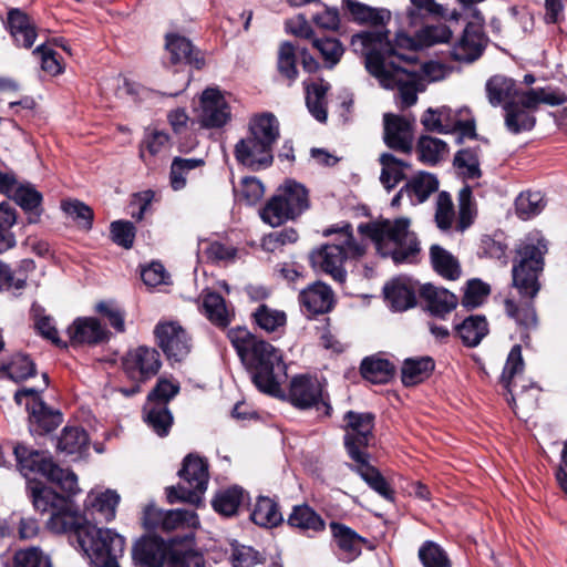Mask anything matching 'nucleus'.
I'll use <instances>...</instances> for the list:
<instances>
[{
	"instance_id": "60",
	"label": "nucleus",
	"mask_w": 567,
	"mask_h": 567,
	"mask_svg": "<svg viewBox=\"0 0 567 567\" xmlns=\"http://www.w3.org/2000/svg\"><path fill=\"white\" fill-rule=\"evenodd\" d=\"M416 151L421 162L435 165L447 153V144L441 138L423 135L417 141Z\"/></svg>"
},
{
	"instance_id": "1",
	"label": "nucleus",
	"mask_w": 567,
	"mask_h": 567,
	"mask_svg": "<svg viewBox=\"0 0 567 567\" xmlns=\"http://www.w3.org/2000/svg\"><path fill=\"white\" fill-rule=\"evenodd\" d=\"M351 45L364 56L367 71L383 89L398 91L396 104L401 109L417 102V93L425 89L424 76L434 66L419 60V30L413 35L398 32L394 43L389 40L386 28L361 31L352 35Z\"/></svg>"
},
{
	"instance_id": "6",
	"label": "nucleus",
	"mask_w": 567,
	"mask_h": 567,
	"mask_svg": "<svg viewBox=\"0 0 567 567\" xmlns=\"http://www.w3.org/2000/svg\"><path fill=\"white\" fill-rule=\"evenodd\" d=\"M70 533L76 536L80 547L94 566L117 560L124 553L125 540L120 534L92 525L83 516Z\"/></svg>"
},
{
	"instance_id": "12",
	"label": "nucleus",
	"mask_w": 567,
	"mask_h": 567,
	"mask_svg": "<svg viewBox=\"0 0 567 567\" xmlns=\"http://www.w3.org/2000/svg\"><path fill=\"white\" fill-rule=\"evenodd\" d=\"M27 399L25 406L29 412V430L32 435H45L54 431L63 421L60 410L48 405L38 390L23 388L14 394L18 404Z\"/></svg>"
},
{
	"instance_id": "19",
	"label": "nucleus",
	"mask_w": 567,
	"mask_h": 567,
	"mask_svg": "<svg viewBox=\"0 0 567 567\" xmlns=\"http://www.w3.org/2000/svg\"><path fill=\"white\" fill-rule=\"evenodd\" d=\"M199 122L207 128L223 127L230 120V109L218 89H206L200 97Z\"/></svg>"
},
{
	"instance_id": "33",
	"label": "nucleus",
	"mask_w": 567,
	"mask_h": 567,
	"mask_svg": "<svg viewBox=\"0 0 567 567\" xmlns=\"http://www.w3.org/2000/svg\"><path fill=\"white\" fill-rule=\"evenodd\" d=\"M354 462L357 465L351 466V468L355 471L361 478L384 499L393 502L394 491L391 488L390 484L380 471L369 463V454H362L361 460Z\"/></svg>"
},
{
	"instance_id": "36",
	"label": "nucleus",
	"mask_w": 567,
	"mask_h": 567,
	"mask_svg": "<svg viewBox=\"0 0 567 567\" xmlns=\"http://www.w3.org/2000/svg\"><path fill=\"white\" fill-rule=\"evenodd\" d=\"M120 495L115 491L106 489L101 493L91 492L85 499L84 506L91 515L96 513L103 520L109 523L114 519Z\"/></svg>"
},
{
	"instance_id": "10",
	"label": "nucleus",
	"mask_w": 567,
	"mask_h": 567,
	"mask_svg": "<svg viewBox=\"0 0 567 567\" xmlns=\"http://www.w3.org/2000/svg\"><path fill=\"white\" fill-rule=\"evenodd\" d=\"M178 475L181 478L178 485L166 488L167 502L169 504L184 502L198 506L207 489L208 463L200 456L189 454L184 458Z\"/></svg>"
},
{
	"instance_id": "26",
	"label": "nucleus",
	"mask_w": 567,
	"mask_h": 567,
	"mask_svg": "<svg viewBox=\"0 0 567 567\" xmlns=\"http://www.w3.org/2000/svg\"><path fill=\"white\" fill-rule=\"evenodd\" d=\"M72 344H99L109 338V332L99 319L78 318L68 329Z\"/></svg>"
},
{
	"instance_id": "5",
	"label": "nucleus",
	"mask_w": 567,
	"mask_h": 567,
	"mask_svg": "<svg viewBox=\"0 0 567 567\" xmlns=\"http://www.w3.org/2000/svg\"><path fill=\"white\" fill-rule=\"evenodd\" d=\"M332 234L337 235L336 240L313 249L309 255V260L316 271H322L331 276L336 282L342 285L347 279L344 261L349 258L362 257L365 252V246L354 238L352 226L349 223L323 231L324 236Z\"/></svg>"
},
{
	"instance_id": "57",
	"label": "nucleus",
	"mask_w": 567,
	"mask_h": 567,
	"mask_svg": "<svg viewBox=\"0 0 567 567\" xmlns=\"http://www.w3.org/2000/svg\"><path fill=\"white\" fill-rule=\"evenodd\" d=\"M480 147H465L456 152L453 164L467 179H476L482 175L480 168Z\"/></svg>"
},
{
	"instance_id": "14",
	"label": "nucleus",
	"mask_w": 567,
	"mask_h": 567,
	"mask_svg": "<svg viewBox=\"0 0 567 567\" xmlns=\"http://www.w3.org/2000/svg\"><path fill=\"white\" fill-rule=\"evenodd\" d=\"M154 336L157 346L171 363L182 362L190 353V337L177 322H158L154 328Z\"/></svg>"
},
{
	"instance_id": "63",
	"label": "nucleus",
	"mask_w": 567,
	"mask_h": 567,
	"mask_svg": "<svg viewBox=\"0 0 567 567\" xmlns=\"http://www.w3.org/2000/svg\"><path fill=\"white\" fill-rule=\"evenodd\" d=\"M312 45L319 51L327 69H333L344 53L343 44L336 38L313 39Z\"/></svg>"
},
{
	"instance_id": "30",
	"label": "nucleus",
	"mask_w": 567,
	"mask_h": 567,
	"mask_svg": "<svg viewBox=\"0 0 567 567\" xmlns=\"http://www.w3.org/2000/svg\"><path fill=\"white\" fill-rule=\"evenodd\" d=\"M385 299L395 311H405L416 305V289L408 278H396L383 289Z\"/></svg>"
},
{
	"instance_id": "27",
	"label": "nucleus",
	"mask_w": 567,
	"mask_h": 567,
	"mask_svg": "<svg viewBox=\"0 0 567 567\" xmlns=\"http://www.w3.org/2000/svg\"><path fill=\"white\" fill-rule=\"evenodd\" d=\"M429 312L437 318H444L457 306V297L445 288L432 284H424L419 289Z\"/></svg>"
},
{
	"instance_id": "39",
	"label": "nucleus",
	"mask_w": 567,
	"mask_h": 567,
	"mask_svg": "<svg viewBox=\"0 0 567 567\" xmlns=\"http://www.w3.org/2000/svg\"><path fill=\"white\" fill-rule=\"evenodd\" d=\"M277 195L281 198L285 207L293 218L300 216L309 207L308 190L295 181H288L278 189Z\"/></svg>"
},
{
	"instance_id": "56",
	"label": "nucleus",
	"mask_w": 567,
	"mask_h": 567,
	"mask_svg": "<svg viewBox=\"0 0 567 567\" xmlns=\"http://www.w3.org/2000/svg\"><path fill=\"white\" fill-rule=\"evenodd\" d=\"M545 206V196L540 192H522L515 200L516 215L523 220L539 215Z\"/></svg>"
},
{
	"instance_id": "4",
	"label": "nucleus",
	"mask_w": 567,
	"mask_h": 567,
	"mask_svg": "<svg viewBox=\"0 0 567 567\" xmlns=\"http://www.w3.org/2000/svg\"><path fill=\"white\" fill-rule=\"evenodd\" d=\"M410 226L409 218L399 217L362 223L358 230L371 239L381 257L390 258L394 265H414L420 261L421 243Z\"/></svg>"
},
{
	"instance_id": "16",
	"label": "nucleus",
	"mask_w": 567,
	"mask_h": 567,
	"mask_svg": "<svg viewBox=\"0 0 567 567\" xmlns=\"http://www.w3.org/2000/svg\"><path fill=\"white\" fill-rule=\"evenodd\" d=\"M172 539L165 542L157 536L142 537L133 547V560L136 567H163L168 565Z\"/></svg>"
},
{
	"instance_id": "24",
	"label": "nucleus",
	"mask_w": 567,
	"mask_h": 567,
	"mask_svg": "<svg viewBox=\"0 0 567 567\" xmlns=\"http://www.w3.org/2000/svg\"><path fill=\"white\" fill-rule=\"evenodd\" d=\"M167 567H205L202 553L195 549V535L188 530L183 537L172 538Z\"/></svg>"
},
{
	"instance_id": "23",
	"label": "nucleus",
	"mask_w": 567,
	"mask_h": 567,
	"mask_svg": "<svg viewBox=\"0 0 567 567\" xmlns=\"http://www.w3.org/2000/svg\"><path fill=\"white\" fill-rule=\"evenodd\" d=\"M484 32L481 24L470 22L451 49V56L458 62H473L484 50Z\"/></svg>"
},
{
	"instance_id": "9",
	"label": "nucleus",
	"mask_w": 567,
	"mask_h": 567,
	"mask_svg": "<svg viewBox=\"0 0 567 567\" xmlns=\"http://www.w3.org/2000/svg\"><path fill=\"white\" fill-rule=\"evenodd\" d=\"M32 503L37 511L50 513L48 528L56 534L70 533L82 522L71 498L59 495L49 487H32Z\"/></svg>"
},
{
	"instance_id": "45",
	"label": "nucleus",
	"mask_w": 567,
	"mask_h": 567,
	"mask_svg": "<svg viewBox=\"0 0 567 567\" xmlns=\"http://www.w3.org/2000/svg\"><path fill=\"white\" fill-rule=\"evenodd\" d=\"M144 421L152 431L159 437H165L174 423V416L167 405H155V403H145Z\"/></svg>"
},
{
	"instance_id": "62",
	"label": "nucleus",
	"mask_w": 567,
	"mask_h": 567,
	"mask_svg": "<svg viewBox=\"0 0 567 567\" xmlns=\"http://www.w3.org/2000/svg\"><path fill=\"white\" fill-rule=\"evenodd\" d=\"M254 322L266 332L277 331L287 321L286 313L267 305H259L252 312Z\"/></svg>"
},
{
	"instance_id": "8",
	"label": "nucleus",
	"mask_w": 567,
	"mask_h": 567,
	"mask_svg": "<svg viewBox=\"0 0 567 567\" xmlns=\"http://www.w3.org/2000/svg\"><path fill=\"white\" fill-rule=\"evenodd\" d=\"M161 368V354L155 348L137 346L128 349L121 358V370L132 385L118 388L117 391L124 396H134L142 391L143 384L157 375Z\"/></svg>"
},
{
	"instance_id": "37",
	"label": "nucleus",
	"mask_w": 567,
	"mask_h": 567,
	"mask_svg": "<svg viewBox=\"0 0 567 567\" xmlns=\"http://www.w3.org/2000/svg\"><path fill=\"white\" fill-rule=\"evenodd\" d=\"M254 524L264 528H274L284 522L279 504L268 496H259L250 514Z\"/></svg>"
},
{
	"instance_id": "20",
	"label": "nucleus",
	"mask_w": 567,
	"mask_h": 567,
	"mask_svg": "<svg viewBox=\"0 0 567 567\" xmlns=\"http://www.w3.org/2000/svg\"><path fill=\"white\" fill-rule=\"evenodd\" d=\"M440 113L443 125V134H456L455 142L462 144L464 140H476V122L468 107L452 110L449 106H441Z\"/></svg>"
},
{
	"instance_id": "17",
	"label": "nucleus",
	"mask_w": 567,
	"mask_h": 567,
	"mask_svg": "<svg viewBox=\"0 0 567 567\" xmlns=\"http://www.w3.org/2000/svg\"><path fill=\"white\" fill-rule=\"evenodd\" d=\"M165 49L168 53L171 65L182 68L190 66L200 70L205 65V58L189 39L177 33H168L165 37Z\"/></svg>"
},
{
	"instance_id": "52",
	"label": "nucleus",
	"mask_w": 567,
	"mask_h": 567,
	"mask_svg": "<svg viewBox=\"0 0 567 567\" xmlns=\"http://www.w3.org/2000/svg\"><path fill=\"white\" fill-rule=\"evenodd\" d=\"M203 309L207 319L217 327L225 328L231 321V313L225 299L217 292H208L203 297Z\"/></svg>"
},
{
	"instance_id": "2",
	"label": "nucleus",
	"mask_w": 567,
	"mask_h": 567,
	"mask_svg": "<svg viewBox=\"0 0 567 567\" xmlns=\"http://www.w3.org/2000/svg\"><path fill=\"white\" fill-rule=\"evenodd\" d=\"M548 244L540 231H530L516 248L512 267V288L515 295L504 300L506 315L525 331L537 328L538 320L535 299L542 289L540 276L544 271Z\"/></svg>"
},
{
	"instance_id": "32",
	"label": "nucleus",
	"mask_w": 567,
	"mask_h": 567,
	"mask_svg": "<svg viewBox=\"0 0 567 567\" xmlns=\"http://www.w3.org/2000/svg\"><path fill=\"white\" fill-rule=\"evenodd\" d=\"M248 498L249 495L243 487L233 485L218 489L212 499V506L219 515L231 517Z\"/></svg>"
},
{
	"instance_id": "28",
	"label": "nucleus",
	"mask_w": 567,
	"mask_h": 567,
	"mask_svg": "<svg viewBox=\"0 0 567 567\" xmlns=\"http://www.w3.org/2000/svg\"><path fill=\"white\" fill-rule=\"evenodd\" d=\"M352 20L358 24H369L374 30H384L391 20V12L384 8H373L357 0H342Z\"/></svg>"
},
{
	"instance_id": "58",
	"label": "nucleus",
	"mask_w": 567,
	"mask_h": 567,
	"mask_svg": "<svg viewBox=\"0 0 567 567\" xmlns=\"http://www.w3.org/2000/svg\"><path fill=\"white\" fill-rule=\"evenodd\" d=\"M485 91L489 104L496 107L515 93V82L503 75H494L487 80Z\"/></svg>"
},
{
	"instance_id": "34",
	"label": "nucleus",
	"mask_w": 567,
	"mask_h": 567,
	"mask_svg": "<svg viewBox=\"0 0 567 567\" xmlns=\"http://www.w3.org/2000/svg\"><path fill=\"white\" fill-rule=\"evenodd\" d=\"M288 525L308 535L323 532L326 523L323 518L309 505H296L288 516Z\"/></svg>"
},
{
	"instance_id": "31",
	"label": "nucleus",
	"mask_w": 567,
	"mask_h": 567,
	"mask_svg": "<svg viewBox=\"0 0 567 567\" xmlns=\"http://www.w3.org/2000/svg\"><path fill=\"white\" fill-rule=\"evenodd\" d=\"M306 92V105L309 113L320 123L328 118L327 93L331 85L323 79L303 82Z\"/></svg>"
},
{
	"instance_id": "46",
	"label": "nucleus",
	"mask_w": 567,
	"mask_h": 567,
	"mask_svg": "<svg viewBox=\"0 0 567 567\" xmlns=\"http://www.w3.org/2000/svg\"><path fill=\"white\" fill-rule=\"evenodd\" d=\"M362 377L374 384L388 383L394 374V365L378 355L367 357L360 365Z\"/></svg>"
},
{
	"instance_id": "49",
	"label": "nucleus",
	"mask_w": 567,
	"mask_h": 567,
	"mask_svg": "<svg viewBox=\"0 0 567 567\" xmlns=\"http://www.w3.org/2000/svg\"><path fill=\"white\" fill-rule=\"evenodd\" d=\"M505 126L512 134L532 131L536 124V117L528 110L508 102L504 106Z\"/></svg>"
},
{
	"instance_id": "7",
	"label": "nucleus",
	"mask_w": 567,
	"mask_h": 567,
	"mask_svg": "<svg viewBox=\"0 0 567 567\" xmlns=\"http://www.w3.org/2000/svg\"><path fill=\"white\" fill-rule=\"evenodd\" d=\"M13 454L17 466L24 477L41 474L69 495L78 492V477L74 472L60 467L44 452L19 443L13 447Z\"/></svg>"
},
{
	"instance_id": "35",
	"label": "nucleus",
	"mask_w": 567,
	"mask_h": 567,
	"mask_svg": "<svg viewBox=\"0 0 567 567\" xmlns=\"http://www.w3.org/2000/svg\"><path fill=\"white\" fill-rule=\"evenodd\" d=\"M435 362L431 357L408 358L401 368V380L405 386H414L427 380L433 373Z\"/></svg>"
},
{
	"instance_id": "13",
	"label": "nucleus",
	"mask_w": 567,
	"mask_h": 567,
	"mask_svg": "<svg viewBox=\"0 0 567 567\" xmlns=\"http://www.w3.org/2000/svg\"><path fill=\"white\" fill-rule=\"evenodd\" d=\"M343 420L346 422L344 447L352 461H360L367 453L374 429V415L370 412L348 411Z\"/></svg>"
},
{
	"instance_id": "40",
	"label": "nucleus",
	"mask_w": 567,
	"mask_h": 567,
	"mask_svg": "<svg viewBox=\"0 0 567 567\" xmlns=\"http://www.w3.org/2000/svg\"><path fill=\"white\" fill-rule=\"evenodd\" d=\"M248 134L272 148L279 138V122L271 113L255 115L249 122Z\"/></svg>"
},
{
	"instance_id": "25",
	"label": "nucleus",
	"mask_w": 567,
	"mask_h": 567,
	"mask_svg": "<svg viewBox=\"0 0 567 567\" xmlns=\"http://www.w3.org/2000/svg\"><path fill=\"white\" fill-rule=\"evenodd\" d=\"M523 369L524 360L522 357V348L519 344H515L507 355V360L501 375V382L512 395L513 401L517 399L523 402L525 400L527 388L535 390L536 392L539 391V389L533 383L527 386L525 384L518 385L517 382H513L514 377L522 372Z\"/></svg>"
},
{
	"instance_id": "41",
	"label": "nucleus",
	"mask_w": 567,
	"mask_h": 567,
	"mask_svg": "<svg viewBox=\"0 0 567 567\" xmlns=\"http://www.w3.org/2000/svg\"><path fill=\"white\" fill-rule=\"evenodd\" d=\"M437 189L439 181L436 176L425 172L419 173L403 186V190H405L412 205L424 203Z\"/></svg>"
},
{
	"instance_id": "54",
	"label": "nucleus",
	"mask_w": 567,
	"mask_h": 567,
	"mask_svg": "<svg viewBox=\"0 0 567 567\" xmlns=\"http://www.w3.org/2000/svg\"><path fill=\"white\" fill-rule=\"evenodd\" d=\"M205 165L203 158H173L169 171V185L174 190H181L186 186L188 174Z\"/></svg>"
},
{
	"instance_id": "18",
	"label": "nucleus",
	"mask_w": 567,
	"mask_h": 567,
	"mask_svg": "<svg viewBox=\"0 0 567 567\" xmlns=\"http://www.w3.org/2000/svg\"><path fill=\"white\" fill-rule=\"evenodd\" d=\"M234 155L239 164L251 171L268 168L274 162L272 148L249 134L237 142Z\"/></svg>"
},
{
	"instance_id": "47",
	"label": "nucleus",
	"mask_w": 567,
	"mask_h": 567,
	"mask_svg": "<svg viewBox=\"0 0 567 567\" xmlns=\"http://www.w3.org/2000/svg\"><path fill=\"white\" fill-rule=\"evenodd\" d=\"M456 333L466 347H476L488 333L487 320L484 316H470L456 326Z\"/></svg>"
},
{
	"instance_id": "50",
	"label": "nucleus",
	"mask_w": 567,
	"mask_h": 567,
	"mask_svg": "<svg viewBox=\"0 0 567 567\" xmlns=\"http://www.w3.org/2000/svg\"><path fill=\"white\" fill-rule=\"evenodd\" d=\"M277 71L289 86L298 79L297 49L289 41H284L279 45L277 54Z\"/></svg>"
},
{
	"instance_id": "48",
	"label": "nucleus",
	"mask_w": 567,
	"mask_h": 567,
	"mask_svg": "<svg viewBox=\"0 0 567 567\" xmlns=\"http://www.w3.org/2000/svg\"><path fill=\"white\" fill-rule=\"evenodd\" d=\"M379 162L382 165L380 182L388 192L405 179L406 175L404 169L410 166L408 163L396 158L391 153L381 154Z\"/></svg>"
},
{
	"instance_id": "64",
	"label": "nucleus",
	"mask_w": 567,
	"mask_h": 567,
	"mask_svg": "<svg viewBox=\"0 0 567 567\" xmlns=\"http://www.w3.org/2000/svg\"><path fill=\"white\" fill-rule=\"evenodd\" d=\"M181 384L175 379L158 378L155 386L147 394L146 403L167 405L179 393Z\"/></svg>"
},
{
	"instance_id": "59",
	"label": "nucleus",
	"mask_w": 567,
	"mask_h": 567,
	"mask_svg": "<svg viewBox=\"0 0 567 567\" xmlns=\"http://www.w3.org/2000/svg\"><path fill=\"white\" fill-rule=\"evenodd\" d=\"M417 557L423 567H452L446 550L434 540H425L417 550Z\"/></svg>"
},
{
	"instance_id": "15",
	"label": "nucleus",
	"mask_w": 567,
	"mask_h": 567,
	"mask_svg": "<svg viewBox=\"0 0 567 567\" xmlns=\"http://www.w3.org/2000/svg\"><path fill=\"white\" fill-rule=\"evenodd\" d=\"M143 523L147 529L173 532L179 528H193L198 524V517L193 511L171 509L163 511L147 506L144 511Z\"/></svg>"
},
{
	"instance_id": "38",
	"label": "nucleus",
	"mask_w": 567,
	"mask_h": 567,
	"mask_svg": "<svg viewBox=\"0 0 567 567\" xmlns=\"http://www.w3.org/2000/svg\"><path fill=\"white\" fill-rule=\"evenodd\" d=\"M330 529L337 546L346 559L352 560L360 555L361 544L364 542V538L341 523L331 522Z\"/></svg>"
},
{
	"instance_id": "11",
	"label": "nucleus",
	"mask_w": 567,
	"mask_h": 567,
	"mask_svg": "<svg viewBox=\"0 0 567 567\" xmlns=\"http://www.w3.org/2000/svg\"><path fill=\"white\" fill-rule=\"evenodd\" d=\"M280 398L286 399L299 410L315 408L319 412L322 411L326 416H330L332 412L329 395L324 393L323 385L318 378L309 374L295 375L290 380L288 392L282 391Z\"/></svg>"
},
{
	"instance_id": "42",
	"label": "nucleus",
	"mask_w": 567,
	"mask_h": 567,
	"mask_svg": "<svg viewBox=\"0 0 567 567\" xmlns=\"http://www.w3.org/2000/svg\"><path fill=\"white\" fill-rule=\"evenodd\" d=\"M11 197L27 214L28 221L34 224L42 213V195L32 185H20L14 188Z\"/></svg>"
},
{
	"instance_id": "51",
	"label": "nucleus",
	"mask_w": 567,
	"mask_h": 567,
	"mask_svg": "<svg viewBox=\"0 0 567 567\" xmlns=\"http://www.w3.org/2000/svg\"><path fill=\"white\" fill-rule=\"evenodd\" d=\"M16 223V208L8 202L0 203V254L16 247L17 238L12 230Z\"/></svg>"
},
{
	"instance_id": "43",
	"label": "nucleus",
	"mask_w": 567,
	"mask_h": 567,
	"mask_svg": "<svg viewBox=\"0 0 567 567\" xmlns=\"http://www.w3.org/2000/svg\"><path fill=\"white\" fill-rule=\"evenodd\" d=\"M89 435L79 425H66L58 437L56 449L66 455H81L89 449Z\"/></svg>"
},
{
	"instance_id": "29",
	"label": "nucleus",
	"mask_w": 567,
	"mask_h": 567,
	"mask_svg": "<svg viewBox=\"0 0 567 567\" xmlns=\"http://www.w3.org/2000/svg\"><path fill=\"white\" fill-rule=\"evenodd\" d=\"M7 29L18 47L30 49L37 39V30L30 17L18 8L10 9Z\"/></svg>"
},
{
	"instance_id": "55",
	"label": "nucleus",
	"mask_w": 567,
	"mask_h": 567,
	"mask_svg": "<svg viewBox=\"0 0 567 567\" xmlns=\"http://www.w3.org/2000/svg\"><path fill=\"white\" fill-rule=\"evenodd\" d=\"M0 371L9 379L20 382L33 377L37 369L29 355L16 353L8 362L1 364Z\"/></svg>"
},
{
	"instance_id": "44",
	"label": "nucleus",
	"mask_w": 567,
	"mask_h": 567,
	"mask_svg": "<svg viewBox=\"0 0 567 567\" xmlns=\"http://www.w3.org/2000/svg\"><path fill=\"white\" fill-rule=\"evenodd\" d=\"M430 260L433 269L444 279L456 280L460 278L458 260L442 246L434 244L430 247Z\"/></svg>"
},
{
	"instance_id": "22",
	"label": "nucleus",
	"mask_w": 567,
	"mask_h": 567,
	"mask_svg": "<svg viewBox=\"0 0 567 567\" xmlns=\"http://www.w3.org/2000/svg\"><path fill=\"white\" fill-rule=\"evenodd\" d=\"M384 134L385 145L396 152L411 153L413 148V135L411 123L395 114H384Z\"/></svg>"
},
{
	"instance_id": "53",
	"label": "nucleus",
	"mask_w": 567,
	"mask_h": 567,
	"mask_svg": "<svg viewBox=\"0 0 567 567\" xmlns=\"http://www.w3.org/2000/svg\"><path fill=\"white\" fill-rule=\"evenodd\" d=\"M457 218L455 229L463 233L475 220L477 215L476 203L473 197V190L468 185L462 187L457 195Z\"/></svg>"
},
{
	"instance_id": "61",
	"label": "nucleus",
	"mask_w": 567,
	"mask_h": 567,
	"mask_svg": "<svg viewBox=\"0 0 567 567\" xmlns=\"http://www.w3.org/2000/svg\"><path fill=\"white\" fill-rule=\"evenodd\" d=\"M411 7L406 11L408 24L416 28L424 23L426 16H442L444 9L434 0H410Z\"/></svg>"
},
{
	"instance_id": "21",
	"label": "nucleus",
	"mask_w": 567,
	"mask_h": 567,
	"mask_svg": "<svg viewBox=\"0 0 567 567\" xmlns=\"http://www.w3.org/2000/svg\"><path fill=\"white\" fill-rule=\"evenodd\" d=\"M301 311L308 317L328 313L334 306V293L330 286L316 281L299 292Z\"/></svg>"
},
{
	"instance_id": "3",
	"label": "nucleus",
	"mask_w": 567,
	"mask_h": 567,
	"mask_svg": "<svg viewBox=\"0 0 567 567\" xmlns=\"http://www.w3.org/2000/svg\"><path fill=\"white\" fill-rule=\"evenodd\" d=\"M227 337L255 386L271 396H281L287 365L280 349L252 334L246 327L231 328Z\"/></svg>"
}]
</instances>
